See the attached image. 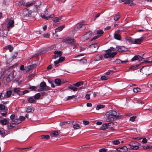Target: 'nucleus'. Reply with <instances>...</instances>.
Returning a JSON list of instances; mask_svg holds the SVG:
<instances>
[{"label":"nucleus","mask_w":152,"mask_h":152,"mask_svg":"<svg viewBox=\"0 0 152 152\" xmlns=\"http://www.w3.org/2000/svg\"><path fill=\"white\" fill-rule=\"evenodd\" d=\"M124 116L123 115H120L119 113L116 111L110 110L106 113L104 121L108 122L112 121H114L115 119L122 118Z\"/></svg>","instance_id":"f257e3e1"},{"label":"nucleus","mask_w":152,"mask_h":152,"mask_svg":"<svg viewBox=\"0 0 152 152\" xmlns=\"http://www.w3.org/2000/svg\"><path fill=\"white\" fill-rule=\"evenodd\" d=\"M32 12L27 9H24L22 12V16L24 18L30 17L32 16Z\"/></svg>","instance_id":"f03ea898"},{"label":"nucleus","mask_w":152,"mask_h":152,"mask_svg":"<svg viewBox=\"0 0 152 152\" xmlns=\"http://www.w3.org/2000/svg\"><path fill=\"white\" fill-rule=\"evenodd\" d=\"M117 54L116 52L113 53H107L103 55V57L105 58H112Z\"/></svg>","instance_id":"7ed1b4c3"},{"label":"nucleus","mask_w":152,"mask_h":152,"mask_svg":"<svg viewBox=\"0 0 152 152\" xmlns=\"http://www.w3.org/2000/svg\"><path fill=\"white\" fill-rule=\"evenodd\" d=\"M145 37L144 36H142L139 38L135 39H133V44H140L143 40L145 39Z\"/></svg>","instance_id":"20e7f679"},{"label":"nucleus","mask_w":152,"mask_h":152,"mask_svg":"<svg viewBox=\"0 0 152 152\" xmlns=\"http://www.w3.org/2000/svg\"><path fill=\"white\" fill-rule=\"evenodd\" d=\"M89 47L91 49L92 51L93 52H96L99 48V46L96 43L91 44L89 46Z\"/></svg>","instance_id":"39448f33"},{"label":"nucleus","mask_w":152,"mask_h":152,"mask_svg":"<svg viewBox=\"0 0 152 152\" xmlns=\"http://www.w3.org/2000/svg\"><path fill=\"white\" fill-rule=\"evenodd\" d=\"M104 33V31L102 30H98L97 31V35L91 39V41L95 40L99 37Z\"/></svg>","instance_id":"423d86ee"},{"label":"nucleus","mask_w":152,"mask_h":152,"mask_svg":"<svg viewBox=\"0 0 152 152\" xmlns=\"http://www.w3.org/2000/svg\"><path fill=\"white\" fill-rule=\"evenodd\" d=\"M75 39H74L69 38L66 39V43L70 45L71 46H74L73 48H75L74 45Z\"/></svg>","instance_id":"0eeeda50"},{"label":"nucleus","mask_w":152,"mask_h":152,"mask_svg":"<svg viewBox=\"0 0 152 152\" xmlns=\"http://www.w3.org/2000/svg\"><path fill=\"white\" fill-rule=\"evenodd\" d=\"M92 35V32L91 31H89L86 33L83 37V39L85 40L89 39Z\"/></svg>","instance_id":"6e6552de"},{"label":"nucleus","mask_w":152,"mask_h":152,"mask_svg":"<svg viewBox=\"0 0 152 152\" xmlns=\"http://www.w3.org/2000/svg\"><path fill=\"white\" fill-rule=\"evenodd\" d=\"M120 30L119 29H118L116 31H115L114 34V38L118 40H121V37L120 35L119 34V31H120Z\"/></svg>","instance_id":"1a4fd4ad"},{"label":"nucleus","mask_w":152,"mask_h":152,"mask_svg":"<svg viewBox=\"0 0 152 152\" xmlns=\"http://www.w3.org/2000/svg\"><path fill=\"white\" fill-rule=\"evenodd\" d=\"M35 2L33 1L31 2H27L25 4V6L26 7H36V9H37V5H35Z\"/></svg>","instance_id":"9d476101"},{"label":"nucleus","mask_w":152,"mask_h":152,"mask_svg":"<svg viewBox=\"0 0 152 152\" xmlns=\"http://www.w3.org/2000/svg\"><path fill=\"white\" fill-rule=\"evenodd\" d=\"M117 50L119 52L124 51L127 50V48L124 46H116Z\"/></svg>","instance_id":"9b49d317"},{"label":"nucleus","mask_w":152,"mask_h":152,"mask_svg":"<svg viewBox=\"0 0 152 152\" xmlns=\"http://www.w3.org/2000/svg\"><path fill=\"white\" fill-rule=\"evenodd\" d=\"M14 77V75L10 73L6 77V81L9 82L12 80Z\"/></svg>","instance_id":"f8f14e48"},{"label":"nucleus","mask_w":152,"mask_h":152,"mask_svg":"<svg viewBox=\"0 0 152 152\" xmlns=\"http://www.w3.org/2000/svg\"><path fill=\"white\" fill-rule=\"evenodd\" d=\"M128 148L126 146H120L118 147L117 150L120 152H125L127 150Z\"/></svg>","instance_id":"ddd939ff"},{"label":"nucleus","mask_w":152,"mask_h":152,"mask_svg":"<svg viewBox=\"0 0 152 152\" xmlns=\"http://www.w3.org/2000/svg\"><path fill=\"white\" fill-rule=\"evenodd\" d=\"M85 26L86 24H80L75 28H77L78 29H79L80 30L82 31L86 29V27Z\"/></svg>","instance_id":"4468645a"},{"label":"nucleus","mask_w":152,"mask_h":152,"mask_svg":"<svg viewBox=\"0 0 152 152\" xmlns=\"http://www.w3.org/2000/svg\"><path fill=\"white\" fill-rule=\"evenodd\" d=\"M124 40L125 41H126L127 42L130 44H133V39L130 37H126L124 39Z\"/></svg>","instance_id":"2eb2a0df"},{"label":"nucleus","mask_w":152,"mask_h":152,"mask_svg":"<svg viewBox=\"0 0 152 152\" xmlns=\"http://www.w3.org/2000/svg\"><path fill=\"white\" fill-rule=\"evenodd\" d=\"M28 103H34L36 102V100L34 96H29L27 98Z\"/></svg>","instance_id":"dca6fc26"},{"label":"nucleus","mask_w":152,"mask_h":152,"mask_svg":"<svg viewBox=\"0 0 152 152\" xmlns=\"http://www.w3.org/2000/svg\"><path fill=\"white\" fill-rule=\"evenodd\" d=\"M54 83L56 85V86H59L62 84V82L60 79L56 78L54 80Z\"/></svg>","instance_id":"f3484780"},{"label":"nucleus","mask_w":152,"mask_h":152,"mask_svg":"<svg viewBox=\"0 0 152 152\" xmlns=\"http://www.w3.org/2000/svg\"><path fill=\"white\" fill-rule=\"evenodd\" d=\"M14 21L13 20H10L7 23V27L8 28H10L14 26Z\"/></svg>","instance_id":"a211bd4d"},{"label":"nucleus","mask_w":152,"mask_h":152,"mask_svg":"<svg viewBox=\"0 0 152 152\" xmlns=\"http://www.w3.org/2000/svg\"><path fill=\"white\" fill-rule=\"evenodd\" d=\"M136 144L130 147V148L133 150H137L139 148V146L140 144L139 143H136Z\"/></svg>","instance_id":"6ab92c4d"},{"label":"nucleus","mask_w":152,"mask_h":152,"mask_svg":"<svg viewBox=\"0 0 152 152\" xmlns=\"http://www.w3.org/2000/svg\"><path fill=\"white\" fill-rule=\"evenodd\" d=\"M54 17L53 14L51 15L48 16H46L45 15H41V17L45 19L46 20H48L50 18H53Z\"/></svg>","instance_id":"aec40b11"},{"label":"nucleus","mask_w":152,"mask_h":152,"mask_svg":"<svg viewBox=\"0 0 152 152\" xmlns=\"http://www.w3.org/2000/svg\"><path fill=\"white\" fill-rule=\"evenodd\" d=\"M12 94V91H7L6 93V95H4L3 96H2V98H4L6 97H9Z\"/></svg>","instance_id":"412c9836"},{"label":"nucleus","mask_w":152,"mask_h":152,"mask_svg":"<svg viewBox=\"0 0 152 152\" xmlns=\"http://www.w3.org/2000/svg\"><path fill=\"white\" fill-rule=\"evenodd\" d=\"M13 91L15 92L18 95H20L21 94V92L20 91V89L19 88H14Z\"/></svg>","instance_id":"4be33fe9"},{"label":"nucleus","mask_w":152,"mask_h":152,"mask_svg":"<svg viewBox=\"0 0 152 152\" xmlns=\"http://www.w3.org/2000/svg\"><path fill=\"white\" fill-rule=\"evenodd\" d=\"M34 110V108L31 106H28L26 109V112L28 113L32 112Z\"/></svg>","instance_id":"5701e85b"},{"label":"nucleus","mask_w":152,"mask_h":152,"mask_svg":"<svg viewBox=\"0 0 152 152\" xmlns=\"http://www.w3.org/2000/svg\"><path fill=\"white\" fill-rule=\"evenodd\" d=\"M8 121L6 119H4L0 121V123L3 125H6L8 124Z\"/></svg>","instance_id":"b1692460"},{"label":"nucleus","mask_w":152,"mask_h":152,"mask_svg":"<svg viewBox=\"0 0 152 152\" xmlns=\"http://www.w3.org/2000/svg\"><path fill=\"white\" fill-rule=\"evenodd\" d=\"M65 27L64 25H63L61 26L56 28L55 29V32H59L61 31Z\"/></svg>","instance_id":"393cba45"},{"label":"nucleus","mask_w":152,"mask_h":152,"mask_svg":"<svg viewBox=\"0 0 152 152\" xmlns=\"http://www.w3.org/2000/svg\"><path fill=\"white\" fill-rule=\"evenodd\" d=\"M77 61L80 62V64H86L87 62L86 59L85 58L80 59V60L78 59Z\"/></svg>","instance_id":"a878e982"},{"label":"nucleus","mask_w":152,"mask_h":152,"mask_svg":"<svg viewBox=\"0 0 152 152\" xmlns=\"http://www.w3.org/2000/svg\"><path fill=\"white\" fill-rule=\"evenodd\" d=\"M121 15L119 14V12L117 13L115 16L114 17V20L115 21H117L120 18Z\"/></svg>","instance_id":"bb28decb"},{"label":"nucleus","mask_w":152,"mask_h":152,"mask_svg":"<svg viewBox=\"0 0 152 152\" xmlns=\"http://www.w3.org/2000/svg\"><path fill=\"white\" fill-rule=\"evenodd\" d=\"M58 134V133L57 131H54L52 132L50 134V136L51 137H56L57 136Z\"/></svg>","instance_id":"cd10ccee"},{"label":"nucleus","mask_w":152,"mask_h":152,"mask_svg":"<svg viewBox=\"0 0 152 152\" xmlns=\"http://www.w3.org/2000/svg\"><path fill=\"white\" fill-rule=\"evenodd\" d=\"M75 86H74V85L73 86L70 85L68 86V88H69L72 90L74 91H77V88Z\"/></svg>","instance_id":"c85d7f7f"},{"label":"nucleus","mask_w":152,"mask_h":152,"mask_svg":"<svg viewBox=\"0 0 152 152\" xmlns=\"http://www.w3.org/2000/svg\"><path fill=\"white\" fill-rule=\"evenodd\" d=\"M103 56L102 55H98L96 56L94 59V60L96 61H99L101 60L102 59Z\"/></svg>","instance_id":"c756f323"},{"label":"nucleus","mask_w":152,"mask_h":152,"mask_svg":"<svg viewBox=\"0 0 152 152\" xmlns=\"http://www.w3.org/2000/svg\"><path fill=\"white\" fill-rule=\"evenodd\" d=\"M4 48L5 49L9 50V51L10 52H11L12 51L13 49V47L11 45H9L7 46H5Z\"/></svg>","instance_id":"7c9ffc66"},{"label":"nucleus","mask_w":152,"mask_h":152,"mask_svg":"<svg viewBox=\"0 0 152 152\" xmlns=\"http://www.w3.org/2000/svg\"><path fill=\"white\" fill-rule=\"evenodd\" d=\"M61 17H55L52 20L54 22L56 23L59 20H61Z\"/></svg>","instance_id":"2f4dec72"},{"label":"nucleus","mask_w":152,"mask_h":152,"mask_svg":"<svg viewBox=\"0 0 152 152\" xmlns=\"http://www.w3.org/2000/svg\"><path fill=\"white\" fill-rule=\"evenodd\" d=\"M83 84V81H80L74 84V86H75L76 87H79Z\"/></svg>","instance_id":"473e14b6"},{"label":"nucleus","mask_w":152,"mask_h":152,"mask_svg":"<svg viewBox=\"0 0 152 152\" xmlns=\"http://www.w3.org/2000/svg\"><path fill=\"white\" fill-rule=\"evenodd\" d=\"M40 137L42 139H48L50 138V136L48 135H42Z\"/></svg>","instance_id":"72a5a7b5"},{"label":"nucleus","mask_w":152,"mask_h":152,"mask_svg":"<svg viewBox=\"0 0 152 152\" xmlns=\"http://www.w3.org/2000/svg\"><path fill=\"white\" fill-rule=\"evenodd\" d=\"M104 107V106L102 104L98 105L96 107V110H99L100 109L103 108Z\"/></svg>","instance_id":"f704fd0d"},{"label":"nucleus","mask_w":152,"mask_h":152,"mask_svg":"<svg viewBox=\"0 0 152 152\" xmlns=\"http://www.w3.org/2000/svg\"><path fill=\"white\" fill-rule=\"evenodd\" d=\"M41 96L40 94V93H37L34 96H33L36 100V99H39Z\"/></svg>","instance_id":"c9c22d12"},{"label":"nucleus","mask_w":152,"mask_h":152,"mask_svg":"<svg viewBox=\"0 0 152 152\" xmlns=\"http://www.w3.org/2000/svg\"><path fill=\"white\" fill-rule=\"evenodd\" d=\"M150 68V66H144L142 67L143 70L145 72L146 71H148Z\"/></svg>","instance_id":"e433bc0d"},{"label":"nucleus","mask_w":152,"mask_h":152,"mask_svg":"<svg viewBox=\"0 0 152 152\" xmlns=\"http://www.w3.org/2000/svg\"><path fill=\"white\" fill-rule=\"evenodd\" d=\"M75 95H72L71 96H68L65 99L66 100H71L72 99H73L75 97Z\"/></svg>","instance_id":"4c0bfd02"},{"label":"nucleus","mask_w":152,"mask_h":152,"mask_svg":"<svg viewBox=\"0 0 152 152\" xmlns=\"http://www.w3.org/2000/svg\"><path fill=\"white\" fill-rule=\"evenodd\" d=\"M73 128L75 129H79L80 128V126L78 124H74L73 126Z\"/></svg>","instance_id":"58836bf2"},{"label":"nucleus","mask_w":152,"mask_h":152,"mask_svg":"<svg viewBox=\"0 0 152 152\" xmlns=\"http://www.w3.org/2000/svg\"><path fill=\"white\" fill-rule=\"evenodd\" d=\"M34 66V65H31L29 66H28V67L25 69L27 72L29 71L30 70H31L33 68V66Z\"/></svg>","instance_id":"ea45409f"},{"label":"nucleus","mask_w":152,"mask_h":152,"mask_svg":"<svg viewBox=\"0 0 152 152\" xmlns=\"http://www.w3.org/2000/svg\"><path fill=\"white\" fill-rule=\"evenodd\" d=\"M46 86V84L45 82H41L40 84V87L42 88H44Z\"/></svg>","instance_id":"a19ab883"},{"label":"nucleus","mask_w":152,"mask_h":152,"mask_svg":"<svg viewBox=\"0 0 152 152\" xmlns=\"http://www.w3.org/2000/svg\"><path fill=\"white\" fill-rule=\"evenodd\" d=\"M142 146L143 148L145 149H150L152 148V146L151 145H143Z\"/></svg>","instance_id":"79ce46f5"},{"label":"nucleus","mask_w":152,"mask_h":152,"mask_svg":"<svg viewBox=\"0 0 152 152\" xmlns=\"http://www.w3.org/2000/svg\"><path fill=\"white\" fill-rule=\"evenodd\" d=\"M141 90V89L138 88H134L133 89V91L134 93H137L138 92H140Z\"/></svg>","instance_id":"37998d69"},{"label":"nucleus","mask_w":152,"mask_h":152,"mask_svg":"<svg viewBox=\"0 0 152 152\" xmlns=\"http://www.w3.org/2000/svg\"><path fill=\"white\" fill-rule=\"evenodd\" d=\"M136 143H138L135 141H132L130 142L128 144V145H129L130 147L132 146H133V145H134L136 144Z\"/></svg>","instance_id":"c03bdc74"},{"label":"nucleus","mask_w":152,"mask_h":152,"mask_svg":"<svg viewBox=\"0 0 152 152\" xmlns=\"http://www.w3.org/2000/svg\"><path fill=\"white\" fill-rule=\"evenodd\" d=\"M107 127L106 126V125L105 124H103L101 127L100 129L103 130H106V129L107 128Z\"/></svg>","instance_id":"a18cd8bd"},{"label":"nucleus","mask_w":152,"mask_h":152,"mask_svg":"<svg viewBox=\"0 0 152 152\" xmlns=\"http://www.w3.org/2000/svg\"><path fill=\"white\" fill-rule=\"evenodd\" d=\"M0 134L2 137L4 136L5 134V132L4 131V130L3 128H0Z\"/></svg>","instance_id":"49530a36"},{"label":"nucleus","mask_w":152,"mask_h":152,"mask_svg":"<svg viewBox=\"0 0 152 152\" xmlns=\"http://www.w3.org/2000/svg\"><path fill=\"white\" fill-rule=\"evenodd\" d=\"M91 93L90 92H88L85 95V97L87 99H90V96Z\"/></svg>","instance_id":"de8ad7c7"},{"label":"nucleus","mask_w":152,"mask_h":152,"mask_svg":"<svg viewBox=\"0 0 152 152\" xmlns=\"http://www.w3.org/2000/svg\"><path fill=\"white\" fill-rule=\"evenodd\" d=\"M15 124H19L21 122V120H20L19 119H15Z\"/></svg>","instance_id":"09e8293b"},{"label":"nucleus","mask_w":152,"mask_h":152,"mask_svg":"<svg viewBox=\"0 0 152 152\" xmlns=\"http://www.w3.org/2000/svg\"><path fill=\"white\" fill-rule=\"evenodd\" d=\"M138 59H139L138 56H137L136 55V56H134V57H133L132 58L131 61H134L137 60Z\"/></svg>","instance_id":"8fccbe9b"},{"label":"nucleus","mask_w":152,"mask_h":152,"mask_svg":"<svg viewBox=\"0 0 152 152\" xmlns=\"http://www.w3.org/2000/svg\"><path fill=\"white\" fill-rule=\"evenodd\" d=\"M137 117L135 115H134L130 117L129 120L132 121H135V119Z\"/></svg>","instance_id":"3c124183"},{"label":"nucleus","mask_w":152,"mask_h":152,"mask_svg":"<svg viewBox=\"0 0 152 152\" xmlns=\"http://www.w3.org/2000/svg\"><path fill=\"white\" fill-rule=\"evenodd\" d=\"M5 107L4 105L2 104H0V110L1 111H4L5 110Z\"/></svg>","instance_id":"603ef678"},{"label":"nucleus","mask_w":152,"mask_h":152,"mask_svg":"<svg viewBox=\"0 0 152 152\" xmlns=\"http://www.w3.org/2000/svg\"><path fill=\"white\" fill-rule=\"evenodd\" d=\"M29 89L33 91H35L37 89V87L34 86H29Z\"/></svg>","instance_id":"864d4df0"},{"label":"nucleus","mask_w":152,"mask_h":152,"mask_svg":"<svg viewBox=\"0 0 152 152\" xmlns=\"http://www.w3.org/2000/svg\"><path fill=\"white\" fill-rule=\"evenodd\" d=\"M113 72L114 71L112 70H109L106 73V74L107 75H109L113 73Z\"/></svg>","instance_id":"5fc2aeb1"},{"label":"nucleus","mask_w":152,"mask_h":152,"mask_svg":"<svg viewBox=\"0 0 152 152\" xmlns=\"http://www.w3.org/2000/svg\"><path fill=\"white\" fill-rule=\"evenodd\" d=\"M15 65H13L10 66L9 67L8 69V71L9 72H10L13 69L15 68Z\"/></svg>","instance_id":"6e6d98bb"},{"label":"nucleus","mask_w":152,"mask_h":152,"mask_svg":"<svg viewBox=\"0 0 152 152\" xmlns=\"http://www.w3.org/2000/svg\"><path fill=\"white\" fill-rule=\"evenodd\" d=\"M59 63H60V62H59V61L58 60H57L56 61H55L54 62V63L55 64V67H57L58 66V64Z\"/></svg>","instance_id":"4d7b16f0"},{"label":"nucleus","mask_w":152,"mask_h":152,"mask_svg":"<svg viewBox=\"0 0 152 152\" xmlns=\"http://www.w3.org/2000/svg\"><path fill=\"white\" fill-rule=\"evenodd\" d=\"M18 53L16 52L12 56V58L13 59L15 58L18 56Z\"/></svg>","instance_id":"13d9d810"},{"label":"nucleus","mask_w":152,"mask_h":152,"mask_svg":"<svg viewBox=\"0 0 152 152\" xmlns=\"http://www.w3.org/2000/svg\"><path fill=\"white\" fill-rule=\"evenodd\" d=\"M115 50V49L113 48V47H110V48L106 50V52L107 51H114Z\"/></svg>","instance_id":"bf43d9fd"},{"label":"nucleus","mask_w":152,"mask_h":152,"mask_svg":"<svg viewBox=\"0 0 152 152\" xmlns=\"http://www.w3.org/2000/svg\"><path fill=\"white\" fill-rule=\"evenodd\" d=\"M108 78V76H102L101 77V79L102 80H107Z\"/></svg>","instance_id":"052dcab7"},{"label":"nucleus","mask_w":152,"mask_h":152,"mask_svg":"<svg viewBox=\"0 0 152 152\" xmlns=\"http://www.w3.org/2000/svg\"><path fill=\"white\" fill-rule=\"evenodd\" d=\"M107 149L106 148H103L99 150V152H106Z\"/></svg>","instance_id":"680f3d73"},{"label":"nucleus","mask_w":152,"mask_h":152,"mask_svg":"<svg viewBox=\"0 0 152 152\" xmlns=\"http://www.w3.org/2000/svg\"><path fill=\"white\" fill-rule=\"evenodd\" d=\"M65 59V58L64 57H60L58 59L59 62L61 63Z\"/></svg>","instance_id":"e2e57ef3"},{"label":"nucleus","mask_w":152,"mask_h":152,"mask_svg":"<svg viewBox=\"0 0 152 152\" xmlns=\"http://www.w3.org/2000/svg\"><path fill=\"white\" fill-rule=\"evenodd\" d=\"M113 142L114 145H118L120 143V142L118 140H113Z\"/></svg>","instance_id":"0e129e2a"},{"label":"nucleus","mask_w":152,"mask_h":152,"mask_svg":"<svg viewBox=\"0 0 152 152\" xmlns=\"http://www.w3.org/2000/svg\"><path fill=\"white\" fill-rule=\"evenodd\" d=\"M48 13L47 9L46 8L45 10V11H44V14H42V13L41 14V15H45L46 16H47L46 15H48Z\"/></svg>","instance_id":"69168bd1"},{"label":"nucleus","mask_w":152,"mask_h":152,"mask_svg":"<svg viewBox=\"0 0 152 152\" xmlns=\"http://www.w3.org/2000/svg\"><path fill=\"white\" fill-rule=\"evenodd\" d=\"M29 92V91L28 90H25L24 91H23L22 92H21V94L20 95H24L26 93H27Z\"/></svg>","instance_id":"338daca9"},{"label":"nucleus","mask_w":152,"mask_h":152,"mask_svg":"<svg viewBox=\"0 0 152 152\" xmlns=\"http://www.w3.org/2000/svg\"><path fill=\"white\" fill-rule=\"evenodd\" d=\"M25 118V117L22 116H20L19 118V119L21 120V122L22 121L24 120Z\"/></svg>","instance_id":"774afa93"}]
</instances>
